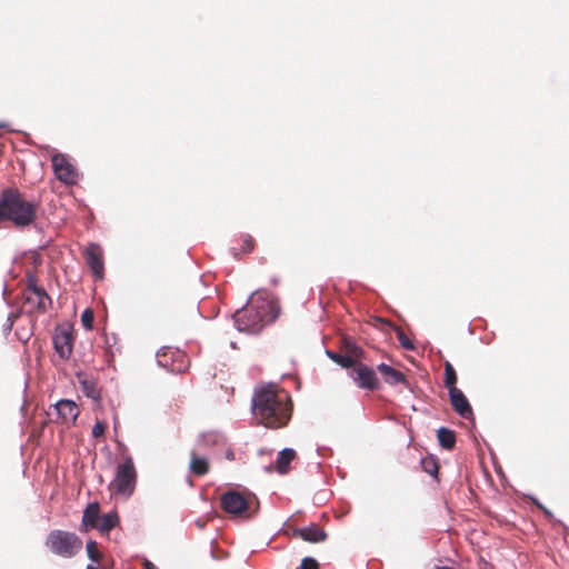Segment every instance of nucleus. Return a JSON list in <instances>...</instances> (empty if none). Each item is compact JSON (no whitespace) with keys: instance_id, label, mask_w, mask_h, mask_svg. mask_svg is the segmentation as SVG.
Wrapping results in <instances>:
<instances>
[{"instance_id":"f257e3e1","label":"nucleus","mask_w":569,"mask_h":569,"mask_svg":"<svg viewBox=\"0 0 569 569\" xmlns=\"http://www.w3.org/2000/svg\"><path fill=\"white\" fill-rule=\"evenodd\" d=\"M251 407L258 423L270 429L284 427L291 417L290 397L272 385L254 391Z\"/></svg>"},{"instance_id":"f03ea898","label":"nucleus","mask_w":569,"mask_h":569,"mask_svg":"<svg viewBox=\"0 0 569 569\" xmlns=\"http://www.w3.org/2000/svg\"><path fill=\"white\" fill-rule=\"evenodd\" d=\"M279 312L277 301L254 293L242 309L236 311L234 325L241 332L257 333L266 325L274 321Z\"/></svg>"},{"instance_id":"7ed1b4c3","label":"nucleus","mask_w":569,"mask_h":569,"mask_svg":"<svg viewBox=\"0 0 569 569\" xmlns=\"http://www.w3.org/2000/svg\"><path fill=\"white\" fill-rule=\"evenodd\" d=\"M82 540L74 532L54 529L44 541L46 548L54 556L71 559L82 550Z\"/></svg>"},{"instance_id":"20e7f679","label":"nucleus","mask_w":569,"mask_h":569,"mask_svg":"<svg viewBox=\"0 0 569 569\" xmlns=\"http://www.w3.org/2000/svg\"><path fill=\"white\" fill-rule=\"evenodd\" d=\"M137 482V471L131 457H126L116 470L114 480L110 487L119 495L129 497L133 493Z\"/></svg>"},{"instance_id":"39448f33","label":"nucleus","mask_w":569,"mask_h":569,"mask_svg":"<svg viewBox=\"0 0 569 569\" xmlns=\"http://www.w3.org/2000/svg\"><path fill=\"white\" fill-rule=\"evenodd\" d=\"M22 297L24 306L29 307V312H44L48 302H51L44 289L37 286V278L31 273H28L27 287L22 292Z\"/></svg>"},{"instance_id":"423d86ee","label":"nucleus","mask_w":569,"mask_h":569,"mask_svg":"<svg viewBox=\"0 0 569 569\" xmlns=\"http://www.w3.org/2000/svg\"><path fill=\"white\" fill-rule=\"evenodd\" d=\"M158 363L170 372L181 373L189 367V358L186 352L176 348H164L157 353Z\"/></svg>"},{"instance_id":"0eeeda50","label":"nucleus","mask_w":569,"mask_h":569,"mask_svg":"<svg viewBox=\"0 0 569 569\" xmlns=\"http://www.w3.org/2000/svg\"><path fill=\"white\" fill-rule=\"evenodd\" d=\"M73 332L70 327H59L53 335V347L62 360H69L73 351Z\"/></svg>"},{"instance_id":"6e6552de","label":"nucleus","mask_w":569,"mask_h":569,"mask_svg":"<svg viewBox=\"0 0 569 569\" xmlns=\"http://www.w3.org/2000/svg\"><path fill=\"white\" fill-rule=\"evenodd\" d=\"M353 382L361 389L376 390L379 388V380L370 367L357 362L350 372Z\"/></svg>"},{"instance_id":"1a4fd4ad","label":"nucleus","mask_w":569,"mask_h":569,"mask_svg":"<svg viewBox=\"0 0 569 569\" xmlns=\"http://www.w3.org/2000/svg\"><path fill=\"white\" fill-rule=\"evenodd\" d=\"M52 168L57 179L66 184H74L77 182L76 168L70 163L68 158L62 153H56L51 158Z\"/></svg>"},{"instance_id":"9d476101","label":"nucleus","mask_w":569,"mask_h":569,"mask_svg":"<svg viewBox=\"0 0 569 569\" xmlns=\"http://www.w3.org/2000/svg\"><path fill=\"white\" fill-rule=\"evenodd\" d=\"M221 508L232 515H241L247 511L249 502L247 498L233 490H230L221 496Z\"/></svg>"},{"instance_id":"9b49d317","label":"nucleus","mask_w":569,"mask_h":569,"mask_svg":"<svg viewBox=\"0 0 569 569\" xmlns=\"http://www.w3.org/2000/svg\"><path fill=\"white\" fill-rule=\"evenodd\" d=\"M84 259L89 268L91 269L94 279L100 280L103 278L104 263L103 256L100 246L96 243H89L84 250Z\"/></svg>"},{"instance_id":"f8f14e48","label":"nucleus","mask_w":569,"mask_h":569,"mask_svg":"<svg viewBox=\"0 0 569 569\" xmlns=\"http://www.w3.org/2000/svg\"><path fill=\"white\" fill-rule=\"evenodd\" d=\"M53 409L58 416L59 421L64 425L73 423L80 412L77 403L68 399L58 401L53 406Z\"/></svg>"},{"instance_id":"ddd939ff","label":"nucleus","mask_w":569,"mask_h":569,"mask_svg":"<svg viewBox=\"0 0 569 569\" xmlns=\"http://www.w3.org/2000/svg\"><path fill=\"white\" fill-rule=\"evenodd\" d=\"M449 398L450 403L452 406V409L462 418L465 419H472L473 418V411L472 408L463 395V392L458 389L453 388V390L449 391Z\"/></svg>"},{"instance_id":"4468645a","label":"nucleus","mask_w":569,"mask_h":569,"mask_svg":"<svg viewBox=\"0 0 569 569\" xmlns=\"http://www.w3.org/2000/svg\"><path fill=\"white\" fill-rule=\"evenodd\" d=\"M293 537L300 538L310 543H318L326 541L328 533L317 523H311L303 528L293 529Z\"/></svg>"},{"instance_id":"2eb2a0df","label":"nucleus","mask_w":569,"mask_h":569,"mask_svg":"<svg viewBox=\"0 0 569 569\" xmlns=\"http://www.w3.org/2000/svg\"><path fill=\"white\" fill-rule=\"evenodd\" d=\"M347 348L351 355H341L335 351H327V356L340 367L346 369H352L358 362L355 360V357L359 356L360 349L350 342L347 343Z\"/></svg>"},{"instance_id":"dca6fc26","label":"nucleus","mask_w":569,"mask_h":569,"mask_svg":"<svg viewBox=\"0 0 569 569\" xmlns=\"http://www.w3.org/2000/svg\"><path fill=\"white\" fill-rule=\"evenodd\" d=\"M100 520V506L98 502H92L87 506L82 515L80 531L88 532L90 529H96Z\"/></svg>"},{"instance_id":"f3484780","label":"nucleus","mask_w":569,"mask_h":569,"mask_svg":"<svg viewBox=\"0 0 569 569\" xmlns=\"http://www.w3.org/2000/svg\"><path fill=\"white\" fill-rule=\"evenodd\" d=\"M189 471L196 477L206 476L210 471V462L204 456H200L196 450H191Z\"/></svg>"},{"instance_id":"a211bd4d","label":"nucleus","mask_w":569,"mask_h":569,"mask_svg":"<svg viewBox=\"0 0 569 569\" xmlns=\"http://www.w3.org/2000/svg\"><path fill=\"white\" fill-rule=\"evenodd\" d=\"M378 371L382 375L385 381L388 385L395 386V385H407V378L406 376L395 368L390 367L386 363H380L377 367Z\"/></svg>"},{"instance_id":"6ab92c4d","label":"nucleus","mask_w":569,"mask_h":569,"mask_svg":"<svg viewBox=\"0 0 569 569\" xmlns=\"http://www.w3.org/2000/svg\"><path fill=\"white\" fill-rule=\"evenodd\" d=\"M296 458V451L291 448L281 450L276 461V469L280 475H286L289 471L290 462Z\"/></svg>"},{"instance_id":"aec40b11","label":"nucleus","mask_w":569,"mask_h":569,"mask_svg":"<svg viewBox=\"0 0 569 569\" xmlns=\"http://www.w3.org/2000/svg\"><path fill=\"white\" fill-rule=\"evenodd\" d=\"M437 437L440 446L447 450L453 449L456 445V435L452 430L441 427L437 431Z\"/></svg>"},{"instance_id":"412c9836","label":"nucleus","mask_w":569,"mask_h":569,"mask_svg":"<svg viewBox=\"0 0 569 569\" xmlns=\"http://www.w3.org/2000/svg\"><path fill=\"white\" fill-rule=\"evenodd\" d=\"M119 523V517L117 512H109L104 515L98 523V529L101 533H108Z\"/></svg>"},{"instance_id":"4be33fe9","label":"nucleus","mask_w":569,"mask_h":569,"mask_svg":"<svg viewBox=\"0 0 569 569\" xmlns=\"http://www.w3.org/2000/svg\"><path fill=\"white\" fill-rule=\"evenodd\" d=\"M457 373L455 368L449 361L445 362V387L448 389V391L453 390V388H457Z\"/></svg>"},{"instance_id":"5701e85b","label":"nucleus","mask_w":569,"mask_h":569,"mask_svg":"<svg viewBox=\"0 0 569 569\" xmlns=\"http://www.w3.org/2000/svg\"><path fill=\"white\" fill-rule=\"evenodd\" d=\"M420 465L426 473L437 477L438 470H439V465L435 458L425 457L421 459Z\"/></svg>"},{"instance_id":"b1692460","label":"nucleus","mask_w":569,"mask_h":569,"mask_svg":"<svg viewBox=\"0 0 569 569\" xmlns=\"http://www.w3.org/2000/svg\"><path fill=\"white\" fill-rule=\"evenodd\" d=\"M86 548H87L88 558L93 562L100 563L103 555L98 549V543L94 540H89L87 542Z\"/></svg>"},{"instance_id":"393cba45","label":"nucleus","mask_w":569,"mask_h":569,"mask_svg":"<svg viewBox=\"0 0 569 569\" xmlns=\"http://www.w3.org/2000/svg\"><path fill=\"white\" fill-rule=\"evenodd\" d=\"M241 242H242V246H241L240 251L242 253L247 254V253H250L253 251V249L256 247V242H254V239L250 234L241 236Z\"/></svg>"},{"instance_id":"a878e982","label":"nucleus","mask_w":569,"mask_h":569,"mask_svg":"<svg viewBox=\"0 0 569 569\" xmlns=\"http://www.w3.org/2000/svg\"><path fill=\"white\" fill-rule=\"evenodd\" d=\"M81 385H82V390L87 397H90V398L99 397V392H98V390L96 388V383L93 381L82 380Z\"/></svg>"},{"instance_id":"bb28decb","label":"nucleus","mask_w":569,"mask_h":569,"mask_svg":"<svg viewBox=\"0 0 569 569\" xmlns=\"http://www.w3.org/2000/svg\"><path fill=\"white\" fill-rule=\"evenodd\" d=\"M94 313L91 309H86L81 315V323L87 330L93 328Z\"/></svg>"},{"instance_id":"cd10ccee","label":"nucleus","mask_w":569,"mask_h":569,"mask_svg":"<svg viewBox=\"0 0 569 569\" xmlns=\"http://www.w3.org/2000/svg\"><path fill=\"white\" fill-rule=\"evenodd\" d=\"M397 339L400 343V346L406 350H413L415 346L412 341L409 339V337L403 332V330L398 329L397 330Z\"/></svg>"},{"instance_id":"c85d7f7f","label":"nucleus","mask_w":569,"mask_h":569,"mask_svg":"<svg viewBox=\"0 0 569 569\" xmlns=\"http://www.w3.org/2000/svg\"><path fill=\"white\" fill-rule=\"evenodd\" d=\"M299 569H320L319 562L312 557H305Z\"/></svg>"},{"instance_id":"c756f323","label":"nucleus","mask_w":569,"mask_h":569,"mask_svg":"<svg viewBox=\"0 0 569 569\" xmlns=\"http://www.w3.org/2000/svg\"><path fill=\"white\" fill-rule=\"evenodd\" d=\"M106 432V423L102 421H97L92 427V436L93 438H100Z\"/></svg>"},{"instance_id":"7c9ffc66","label":"nucleus","mask_w":569,"mask_h":569,"mask_svg":"<svg viewBox=\"0 0 569 569\" xmlns=\"http://www.w3.org/2000/svg\"><path fill=\"white\" fill-rule=\"evenodd\" d=\"M218 436L214 433H204L201 436L200 442L203 446L214 445L217 442Z\"/></svg>"},{"instance_id":"2f4dec72","label":"nucleus","mask_w":569,"mask_h":569,"mask_svg":"<svg viewBox=\"0 0 569 569\" xmlns=\"http://www.w3.org/2000/svg\"><path fill=\"white\" fill-rule=\"evenodd\" d=\"M17 318V315L14 313H10L9 317L7 318V321L4 323V330L6 331H10L12 329V326H13V322Z\"/></svg>"},{"instance_id":"473e14b6","label":"nucleus","mask_w":569,"mask_h":569,"mask_svg":"<svg viewBox=\"0 0 569 569\" xmlns=\"http://www.w3.org/2000/svg\"><path fill=\"white\" fill-rule=\"evenodd\" d=\"M537 506L545 512V515L548 517V518H551L552 517V513L546 509L540 503H537Z\"/></svg>"},{"instance_id":"72a5a7b5","label":"nucleus","mask_w":569,"mask_h":569,"mask_svg":"<svg viewBox=\"0 0 569 569\" xmlns=\"http://www.w3.org/2000/svg\"><path fill=\"white\" fill-rule=\"evenodd\" d=\"M143 566H144V569H157L156 566L149 560H146Z\"/></svg>"},{"instance_id":"f704fd0d","label":"nucleus","mask_w":569,"mask_h":569,"mask_svg":"<svg viewBox=\"0 0 569 569\" xmlns=\"http://www.w3.org/2000/svg\"><path fill=\"white\" fill-rule=\"evenodd\" d=\"M232 254L234 258H239V252H237L236 250L232 251Z\"/></svg>"},{"instance_id":"c9c22d12","label":"nucleus","mask_w":569,"mask_h":569,"mask_svg":"<svg viewBox=\"0 0 569 569\" xmlns=\"http://www.w3.org/2000/svg\"><path fill=\"white\" fill-rule=\"evenodd\" d=\"M87 569H99V568L89 565V566H87Z\"/></svg>"}]
</instances>
